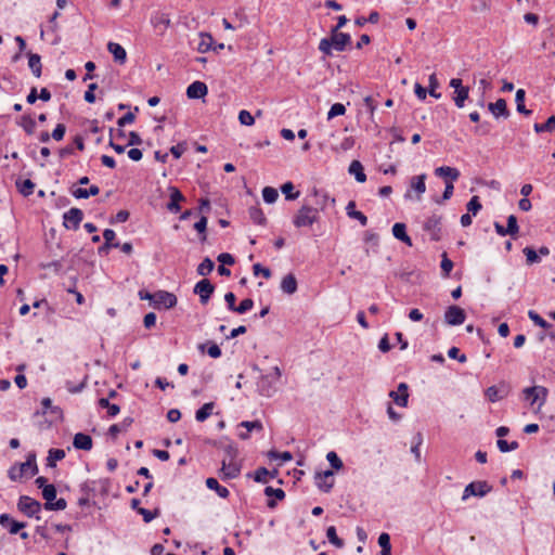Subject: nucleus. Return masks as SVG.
Returning a JSON list of instances; mask_svg holds the SVG:
<instances>
[{
    "mask_svg": "<svg viewBox=\"0 0 555 555\" xmlns=\"http://www.w3.org/2000/svg\"><path fill=\"white\" fill-rule=\"evenodd\" d=\"M351 44V36L346 33L331 29L330 37L322 38L319 42V50L324 56L333 55V50L337 52L345 51Z\"/></svg>",
    "mask_w": 555,
    "mask_h": 555,
    "instance_id": "nucleus-1",
    "label": "nucleus"
},
{
    "mask_svg": "<svg viewBox=\"0 0 555 555\" xmlns=\"http://www.w3.org/2000/svg\"><path fill=\"white\" fill-rule=\"evenodd\" d=\"M319 220L320 216L317 214V210L312 208V205L304 203L295 214L293 224L297 229H300L312 227L314 223L319 222Z\"/></svg>",
    "mask_w": 555,
    "mask_h": 555,
    "instance_id": "nucleus-2",
    "label": "nucleus"
},
{
    "mask_svg": "<svg viewBox=\"0 0 555 555\" xmlns=\"http://www.w3.org/2000/svg\"><path fill=\"white\" fill-rule=\"evenodd\" d=\"M328 201H331L332 204H335V198H330L325 191L312 188L309 195L304 199V203L312 205V208H314L319 215L320 211L325 210Z\"/></svg>",
    "mask_w": 555,
    "mask_h": 555,
    "instance_id": "nucleus-3",
    "label": "nucleus"
},
{
    "mask_svg": "<svg viewBox=\"0 0 555 555\" xmlns=\"http://www.w3.org/2000/svg\"><path fill=\"white\" fill-rule=\"evenodd\" d=\"M281 377V371L274 366L272 372L267 375H261L257 383L258 391L261 396L271 397L274 392L273 384Z\"/></svg>",
    "mask_w": 555,
    "mask_h": 555,
    "instance_id": "nucleus-4",
    "label": "nucleus"
},
{
    "mask_svg": "<svg viewBox=\"0 0 555 555\" xmlns=\"http://www.w3.org/2000/svg\"><path fill=\"white\" fill-rule=\"evenodd\" d=\"M42 508V505L39 501L28 496L21 495L17 502V509L27 517H36V519H40L38 515Z\"/></svg>",
    "mask_w": 555,
    "mask_h": 555,
    "instance_id": "nucleus-5",
    "label": "nucleus"
},
{
    "mask_svg": "<svg viewBox=\"0 0 555 555\" xmlns=\"http://www.w3.org/2000/svg\"><path fill=\"white\" fill-rule=\"evenodd\" d=\"M153 297H154L153 306L155 309H160V308L170 309V308H173L178 302L177 296L167 291H157V292L153 293Z\"/></svg>",
    "mask_w": 555,
    "mask_h": 555,
    "instance_id": "nucleus-6",
    "label": "nucleus"
},
{
    "mask_svg": "<svg viewBox=\"0 0 555 555\" xmlns=\"http://www.w3.org/2000/svg\"><path fill=\"white\" fill-rule=\"evenodd\" d=\"M491 490L492 486L487 481H473L465 487L462 500H466L470 495L482 498Z\"/></svg>",
    "mask_w": 555,
    "mask_h": 555,
    "instance_id": "nucleus-7",
    "label": "nucleus"
},
{
    "mask_svg": "<svg viewBox=\"0 0 555 555\" xmlns=\"http://www.w3.org/2000/svg\"><path fill=\"white\" fill-rule=\"evenodd\" d=\"M193 292L199 296L201 304L206 305L215 292V285L209 280L203 279L195 284Z\"/></svg>",
    "mask_w": 555,
    "mask_h": 555,
    "instance_id": "nucleus-8",
    "label": "nucleus"
},
{
    "mask_svg": "<svg viewBox=\"0 0 555 555\" xmlns=\"http://www.w3.org/2000/svg\"><path fill=\"white\" fill-rule=\"evenodd\" d=\"M441 216L433 215L423 224L424 231L428 232L430 240L438 242L441 238Z\"/></svg>",
    "mask_w": 555,
    "mask_h": 555,
    "instance_id": "nucleus-9",
    "label": "nucleus"
},
{
    "mask_svg": "<svg viewBox=\"0 0 555 555\" xmlns=\"http://www.w3.org/2000/svg\"><path fill=\"white\" fill-rule=\"evenodd\" d=\"M82 219V210L73 207L63 215V225L68 230H78Z\"/></svg>",
    "mask_w": 555,
    "mask_h": 555,
    "instance_id": "nucleus-10",
    "label": "nucleus"
},
{
    "mask_svg": "<svg viewBox=\"0 0 555 555\" xmlns=\"http://www.w3.org/2000/svg\"><path fill=\"white\" fill-rule=\"evenodd\" d=\"M539 392H542V401L539 405H543L546 401L548 390L544 386H532L527 387L522 390L524 399L529 401L531 405H533L539 400Z\"/></svg>",
    "mask_w": 555,
    "mask_h": 555,
    "instance_id": "nucleus-11",
    "label": "nucleus"
},
{
    "mask_svg": "<svg viewBox=\"0 0 555 555\" xmlns=\"http://www.w3.org/2000/svg\"><path fill=\"white\" fill-rule=\"evenodd\" d=\"M466 318L465 311L459 306H450L444 312V322L448 325H461Z\"/></svg>",
    "mask_w": 555,
    "mask_h": 555,
    "instance_id": "nucleus-12",
    "label": "nucleus"
},
{
    "mask_svg": "<svg viewBox=\"0 0 555 555\" xmlns=\"http://www.w3.org/2000/svg\"><path fill=\"white\" fill-rule=\"evenodd\" d=\"M508 393L509 387L505 383L500 384V386H490L485 391V396L490 402L502 400L507 397Z\"/></svg>",
    "mask_w": 555,
    "mask_h": 555,
    "instance_id": "nucleus-13",
    "label": "nucleus"
},
{
    "mask_svg": "<svg viewBox=\"0 0 555 555\" xmlns=\"http://www.w3.org/2000/svg\"><path fill=\"white\" fill-rule=\"evenodd\" d=\"M0 525L8 529L10 534H17L27 524L13 519L9 514L0 515Z\"/></svg>",
    "mask_w": 555,
    "mask_h": 555,
    "instance_id": "nucleus-14",
    "label": "nucleus"
},
{
    "mask_svg": "<svg viewBox=\"0 0 555 555\" xmlns=\"http://www.w3.org/2000/svg\"><path fill=\"white\" fill-rule=\"evenodd\" d=\"M170 201L167 203V209L170 212L177 214L181 210L180 203L185 201V196L176 186H169Z\"/></svg>",
    "mask_w": 555,
    "mask_h": 555,
    "instance_id": "nucleus-15",
    "label": "nucleus"
},
{
    "mask_svg": "<svg viewBox=\"0 0 555 555\" xmlns=\"http://www.w3.org/2000/svg\"><path fill=\"white\" fill-rule=\"evenodd\" d=\"M333 476H334V473L332 470L317 473L315 474V483H317L318 488L321 491L328 493L334 486Z\"/></svg>",
    "mask_w": 555,
    "mask_h": 555,
    "instance_id": "nucleus-16",
    "label": "nucleus"
},
{
    "mask_svg": "<svg viewBox=\"0 0 555 555\" xmlns=\"http://www.w3.org/2000/svg\"><path fill=\"white\" fill-rule=\"evenodd\" d=\"M208 93V88L205 82L194 81L186 89L189 99H203Z\"/></svg>",
    "mask_w": 555,
    "mask_h": 555,
    "instance_id": "nucleus-17",
    "label": "nucleus"
},
{
    "mask_svg": "<svg viewBox=\"0 0 555 555\" xmlns=\"http://www.w3.org/2000/svg\"><path fill=\"white\" fill-rule=\"evenodd\" d=\"M488 109L494 115V117H504L507 118L509 116V111L507 108L506 101L504 99H499L494 103L488 104Z\"/></svg>",
    "mask_w": 555,
    "mask_h": 555,
    "instance_id": "nucleus-18",
    "label": "nucleus"
},
{
    "mask_svg": "<svg viewBox=\"0 0 555 555\" xmlns=\"http://www.w3.org/2000/svg\"><path fill=\"white\" fill-rule=\"evenodd\" d=\"M73 446L77 450L90 451L93 446L92 438L87 434L77 433L74 436Z\"/></svg>",
    "mask_w": 555,
    "mask_h": 555,
    "instance_id": "nucleus-19",
    "label": "nucleus"
},
{
    "mask_svg": "<svg viewBox=\"0 0 555 555\" xmlns=\"http://www.w3.org/2000/svg\"><path fill=\"white\" fill-rule=\"evenodd\" d=\"M297 279L293 273L286 274L281 282V289L287 295H293L297 292Z\"/></svg>",
    "mask_w": 555,
    "mask_h": 555,
    "instance_id": "nucleus-20",
    "label": "nucleus"
},
{
    "mask_svg": "<svg viewBox=\"0 0 555 555\" xmlns=\"http://www.w3.org/2000/svg\"><path fill=\"white\" fill-rule=\"evenodd\" d=\"M435 175L440 178L448 179L447 181H456L460 178V171L456 168L449 166H441L435 169Z\"/></svg>",
    "mask_w": 555,
    "mask_h": 555,
    "instance_id": "nucleus-21",
    "label": "nucleus"
},
{
    "mask_svg": "<svg viewBox=\"0 0 555 555\" xmlns=\"http://www.w3.org/2000/svg\"><path fill=\"white\" fill-rule=\"evenodd\" d=\"M107 50L113 54L115 62L124 64L127 60L126 50L116 42H108Z\"/></svg>",
    "mask_w": 555,
    "mask_h": 555,
    "instance_id": "nucleus-22",
    "label": "nucleus"
},
{
    "mask_svg": "<svg viewBox=\"0 0 555 555\" xmlns=\"http://www.w3.org/2000/svg\"><path fill=\"white\" fill-rule=\"evenodd\" d=\"M425 180V173L412 177L411 179L410 186L416 192V199H421L422 194L426 191Z\"/></svg>",
    "mask_w": 555,
    "mask_h": 555,
    "instance_id": "nucleus-23",
    "label": "nucleus"
},
{
    "mask_svg": "<svg viewBox=\"0 0 555 555\" xmlns=\"http://www.w3.org/2000/svg\"><path fill=\"white\" fill-rule=\"evenodd\" d=\"M392 234L397 240L405 243L408 246H412V240L406 233V227L404 223H395L392 227Z\"/></svg>",
    "mask_w": 555,
    "mask_h": 555,
    "instance_id": "nucleus-24",
    "label": "nucleus"
},
{
    "mask_svg": "<svg viewBox=\"0 0 555 555\" xmlns=\"http://www.w3.org/2000/svg\"><path fill=\"white\" fill-rule=\"evenodd\" d=\"M72 195L75 198H89L90 196H95L100 193V188L95 184L91 185L89 189L77 188L70 190Z\"/></svg>",
    "mask_w": 555,
    "mask_h": 555,
    "instance_id": "nucleus-25",
    "label": "nucleus"
},
{
    "mask_svg": "<svg viewBox=\"0 0 555 555\" xmlns=\"http://www.w3.org/2000/svg\"><path fill=\"white\" fill-rule=\"evenodd\" d=\"M346 212L349 218L358 220L361 225L365 227L367 224V217L363 212L356 210V202L350 201L347 204Z\"/></svg>",
    "mask_w": 555,
    "mask_h": 555,
    "instance_id": "nucleus-26",
    "label": "nucleus"
},
{
    "mask_svg": "<svg viewBox=\"0 0 555 555\" xmlns=\"http://www.w3.org/2000/svg\"><path fill=\"white\" fill-rule=\"evenodd\" d=\"M28 66L35 77L39 78L42 73L41 57L39 54L28 52Z\"/></svg>",
    "mask_w": 555,
    "mask_h": 555,
    "instance_id": "nucleus-27",
    "label": "nucleus"
},
{
    "mask_svg": "<svg viewBox=\"0 0 555 555\" xmlns=\"http://www.w3.org/2000/svg\"><path fill=\"white\" fill-rule=\"evenodd\" d=\"M206 486L208 489L215 490L222 499H227L230 495V491L225 487L221 486L216 478H207Z\"/></svg>",
    "mask_w": 555,
    "mask_h": 555,
    "instance_id": "nucleus-28",
    "label": "nucleus"
},
{
    "mask_svg": "<svg viewBox=\"0 0 555 555\" xmlns=\"http://www.w3.org/2000/svg\"><path fill=\"white\" fill-rule=\"evenodd\" d=\"M17 125L24 129L27 134H34L36 130V120L31 117V115H23Z\"/></svg>",
    "mask_w": 555,
    "mask_h": 555,
    "instance_id": "nucleus-29",
    "label": "nucleus"
},
{
    "mask_svg": "<svg viewBox=\"0 0 555 555\" xmlns=\"http://www.w3.org/2000/svg\"><path fill=\"white\" fill-rule=\"evenodd\" d=\"M349 172L354 175V178L358 182L363 183L366 181V175L364 173L363 166L359 160L351 162L349 166Z\"/></svg>",
    "mask_w": 555,
    "mask_h": 555,
    "instance_id": "nucleus-30",
    "label": "nucleus"
},
{
    "mask_svg": "<svg viewBox=\"0 0 555 555\" xmlns=\"http://www.w3.org/2000/svg\"><path fill=\"white\" fill-rule=\"evenodd\" d=\"M221 472L223 474L224 478H236L240 475V467L235 464L230 462L227 464L225 460L222 461V467Z\"/></svg>",
    "mask_w": 555,
    "mask_h": 555,
    "instance_id": "nucleus-31",
    "label": "nucleus"
},
{
    "mask_svg": "<svg viewBox=\"0 0 555 555\" xmlns=\"http://www.w3.org/2000/svg\"><path fill=\"white\" fill-rule=\"evenodd\" d=\"M214 44V38L210 34L202 33L201 34V41L197 47V51L199 53H206L209 50H212Z\"/></svg>",
    "mask_w": 555,
    "mask_h": 555,
    "instance_id": "nucleus-32",
    "label": "nucleus"
},
{
    "mask_svg": "<svg viewBox=\"0 0 555 555\" xmlns=\"http://www.w3.org/2000/svg\"><path fill=\"white\" fill-rule=\"evenodd\" d=\"M525 96L526 92L524 89H518L516 91L515 101L517 105V112L524 115H530L532 112L530 109H527L525 106Z\"/></svg>",
    "mask_w": 555,
    "mask_h": 555,
    "instance_id": "nucleus-33",
    "label": "nucleus"
},
{
    "mask_svg": "<svg viewBox=\"0 0 555 555\" xmlns=\"http://www.w3.org/2000/svg\"><path fill=\"white\" fill-rule=\"evenodd\" d=\"M533 129L537 133L555 131V115L547 118L544 124H534Z\"/></svg>",
    "mask_w": 555,
    "mask_h": 555,
    "instance_id": "nucleus-34",
    "label": "nucleus"
},
{
    "mask_svg": "<svg viewBox=\"0 0 555 555\" xmlns=\"http://www.w3.org/2000/svg\"><path fill=\"white\" fill-rule=\"evenodd\" d=\"M215 403L208 402L205 403L202 408H199L195 413V418L197 422H204L206 421L212 413Z\"/></svg>",
    "mask_w": 555,
    "mask_h": 555,
    "instance_id": "nucleus-35",
    "label": "nucleus"
},
{
    "mask_svg": "<svg viewBox=\"0 0 555 555\" xmlns=\"http://www.w3.org/2000/svg\"><path fill=\"white\" fill-rule=\"evenodd\" d=\"M249 217L254 223L264 225L267 218L260 207L254 206L249 208Z\"/></svg>",
    "mask_w": 555,
    "mask_h": 555,
    "instance_id": "nucleus-36",
    "label": "nucleus"
},
{
    "mask_svg": "<svg viewBox=\"0 0 555 555\" xmlns=\"http://www.w3.org/2000/svg\"><path fill=\"white\" fill-rule=\"evenodd\" d=\"M468 87H461L460 90L454 91L453 101L459 108L464 106L465 101L468 99Z\"/></svg>",
    "mask_w": 555,
    "mask_h": 555,
    "instance_id": "nucleus-37",
    "label": "nucleus"
},
{
    "mask_svg": "<svg viewBox=\"0 0 555 555\" xmlns=\"http://www.w3.org/2000/svg\"><path fill=\"white\" fill-rule=\"evenodd\" d=\"M65 457V451L63 449H50L47 457V465L54 467L56 461H61Z\"/></svg>",
    "mask_w": 555,
    "mask_h": 555,
    "instance_id": "nucleus-38",
    "label": "nucleus"
},
{
    "mask_svg": "<svg viewBox=\"0 0 555 555\" xmlns=\"http://www.w3.org/2000/svg\"><path fill=\"white\" fill-rule=\"evenodd\" d=\"M378 544L380 546V555H391L390 535L383 532L378 537Z\"/></svg>",
    "mask_w": 555,
    "mask_h": 555,
    "instance_id": "nucleus-39",
    "label": "nucleus"
},
{
    "mask_svg": "<svg viewBox=\"0 0 555 555\" xmlns=\"http://www.w3.org/2000/svg\"><path fill=\"white\" fill-rule=\"evenodd\" d=\"M214 268H215L214 261L209 257H206L198 264L196 271H197L198 275L206 276V275L210 274V272L214 270Z\"/></svg>",
    "mask_w": 555,
    "mask_h": 555,
    "instance_id": "nucleus-40",
    "label": "nucleus"
},
{
    "mask_svg": "<svg viewBox=\"0 0 555 555\" xmlns=\"http://www.w3.org/2000/svg\"><path fill=\"white\" fill-rule=\"evenodd\" d=\"M16 186L24 196H29L34 192L35 183L30 179H25L23 181H16Z\"/></svg>",
    "mask_w": 555,
    "mask_h": 555,
    "instance_id": "nucleus-41",
    "label": "nucleus"
},
{
    "mask_svg": "<svg viewBox=\"0 0 555 555\" xmlns=\"http://www.w3.org/2000/svg\"><path fill=\"white\" fill-rule=\"evenodd\" d=\"M326 537L328 541L338 548H341L345 545L344 540L337 535L336 528L334 526H330L326 529Z\"/></svg>",
    "mask_w": 555,
    "mask_h": 555,
    "instance_id": "nucleus-42",
    "label": "nucleus"
},
{
    "mask_svg": "<svg viewBox=\"0 0 555 555\" xmlns=\"http://www.w3.org/2000/svg\"><path fill=\"white\" fill-rule=\"evenodd\" d=\"M294 184L288 181V182H285L282 186H281V191L282 193L285 195V198L287 201H294V199H297L300 195L299 191H296L294 192Z\"/></svg>",
    "mask_w": 555,
    "mask_h": 555,
    "instance_id": "nucleus-43",
    "label": "nucleus"
},
{
    "mask_svg": "<svg viewBox=\"0 0 555 555\" xmlns=\"http://www.w3.org/2000/svg\"><path fill=\"white\" fill-rule=\"evenodd\" d=\"M133 420L131 417H126L121 424H114L109 427L108 433L111 436L116 437L120 431L126 430L131 426Z\"/></svg>",
    "mask_w": 555,
    "mask_h": 555,
    "instance_id": "nucleus-44",
    "label": "nucleus"
},
{
    "mask_svg": "<svg viewBox=\"0 0 555 555\" xmlns=\"http://www.w3.org/2000/svg\"><path fill=\"white\" fill-rule=\"evenodd\" d=\"M99 405L103 409H107V414L109 416H115L119 413L120 408L115 403H111L108 398L99 399Z\"/></svg>",
    "mask_w": 555,
    "mask_h": 555,
    "instance_id": "nucleus-45",
    "label": "nucleus"
},
{
    "mask_svg": "<svg viewBox=\"0 0 555 555\" xmlns=\"http://www.w3.org/2000/svg\"><path fill=\"white\" fill-rule=\"evenodd\" d=\"M508 235L513 238H517V234L519 232V227L517 223V218L514 215L508 216L507 225L505 227Z\"/></svg>",
    "mask_w": 555,
    "mask_h": 555,
    "instance_id": "nucleus-46",
    "label": "nucleus"
},
{
    "mask_svg": "<svg viewBox=\"0 0 555 555\" xmlns=\"http://www.w3.org/2000/svg\"><path fill=\"white\" fill-rule=\"evenodd\" d=\"M529 319L538 326L542 328H550L552 327V324L545 321L539 313H537L533 310L528 311Z\"/></svg>",
    "mask_w": 555,
    "mask_h": 555,
    "instance_id": "nucleus-47",
    "label": "nucleus"
},
{
    "mask_svg": "<svg viewBox=\"0 0 555 555\" xmlns=\"http://www.w3.org/2000/svg\"><path fill=\"white\" fill-rule=\"evenodd\" d=\"M207 217L202 216L197 222L194 223V229L201 234V242L204 243L207 238L206 229H207Z\"/></svg>",
    "mask_w": 555,
    "mask_h": 555,
    "instance_id": "nucleus-48",
    "label": "nucleus"
},
{
    "mask_svg": "<svg viewBox=\"0 0 555 555\" xmlns=\"http://www.w3.org/2000/svg\"><path fill=\"white\" fill-rule=\"evenodd\" d=\"M262 197L266 203L273 204L279 197L278 190L272 186H266L262 190Z\"/></svg>",
    "mask_w": 555,
    "mask_h": 555,
    "instance_id": "nucleus-49",
    "label": "nucleus"
},
{
    "mask_svg": "<svg viewBox=\"0 0 555 555\" xmlns=\"http://www.w3.org/2000/svg\"><path fill=\"white\" fill-rule=\"evenodd\" d=\"M389 397L393 400V402L402 408H405L409 402V393H399L395 390L389 392Z\"/></svg>",
    "mask_w": 555,
    "mask_h": 555,
    "instance_id": "nucleus-50",
    "label": "nucleus"
},
{
    "mask_svg": "<svg viewBox=\"0 0 555 555\" xmlns=\"http://www.w3.org/2000/svg\"><path fill=\"white\" fill-rule=\"evenodd\" d=\"M453 191H454L453 182L452 181H446V188H444V191L442 193V196L441 197H435L434 201L437 204H442L443 202H446V201L451 198V196L453 195Z\"/></svg>",
    "mask_w": 555,
    "mask_h": 555,
    "instance_id": "nucleus-51",
    "label": "nucleus"
},
{
    "mask_svg": "<svg viewBox=\"0 0 555 555\" xmlns=\"http://www.w3.org/2000/svg\"><path fill=\"white\" fill-rule=\"evenodd\" d=\"M522 253L526 256V261L528 264L538 263L541 260L538 251L535 249H533L532 247H529V246L525 247L522 249Z\"/></svg>",
    "mask_w": 555,
    "mask_h": 555,
    "instance_id": "nucleus-52",
    "label": "nucleus"
},
{
    "mask_svg": "<svg viewBox=\"0 0 555 555\" xmlns=\"http://www.w3.org/2000/svg\"><path fill=\"white\" fill-rule=\"evenodd\" d=\"M453 266H454V264H453V261H452L451 259H449V258H448L447 253H443V254L441 255V264H440V267H441L442 275H443L444 278H449L450 272H451V271H452V269H453Z\"/></svg>",
    "mask_w": 555,
    "mask_h": 555,
    "instance_id": "nucleus-53",
    "label": "nucleus"
},
{
    "mask_svg": "<svg viewBox=\"0 0 555 555\" xmlns=\"http://www.w3.org/2000/svg\"><path fill=\"white\" fill-rule=\"evenodd\" d=\"M43 506L47 511H64L67 506V502L65 499L60 498L51 503H44Z\"/></svg>",
    "mask_w": 555,
    "mask_h": 555,
    "instance_id": "nucleus-54",
    "label": "nucleus"
},
{
    "mask_svg": "<svg viewBox=\"0 0 555 555\" xmlns=\"http://www.w3.org/2000/svg\"><path fill=\"white\" fill-rule=\"evenodd\" d=\"M56 488L54 485L44 486L42 489V496L46 500V503H51L56 499Z\"/></svg>",
    "mask_w": 555,
    "mask_h": 555,
    "instance_id": "nucleus-55",
    "label": "nucleus"
},
{
    "mask_svg": "<svg viewBox=\"0 0 555 555\" xmlns=\"http://www.w3.org/2000/svg\"><path fill=\"white\" fill-rule=\"evenodd\" d=\"M346 107L341 103H335L331 106L328 113H327V119L331 120L334 117L345 115Z\"/></svg>",
    "mask_w": 555,
    "mask_h": 555,
    "instance_id": "nucleus-56",
    "label": "nucleus"
},
{
    "mask_svg": "<svg viewBox=\"0 0 555 555\" xmlns=\"http://www.w3.org/2000/svg\"><path fill=\"white\" fill-rule=\"evenodd\" d=\"M264 494L269 498H274L276 500L282 501L285 498V492L281 488H273V487H266L264 488Z\"/></svg>",
    "mask_w": 555,
    "mask_h": 555,
    "instance_id": "nucleus-57",
    "label": "nucleus"
},
{
    "mask_svg": "<svg viewBox=\"0 0 555 555\" xmlns=\"http://www.w3.org/2000/svg\"><path fill=\"white\" fill-rule=\"evenodd\" d=\"M499 450L503 453L514 451L518 448L517 441L507 442L504 439H499L496 442Z\"/></svg>",
    "mask_w": 555,
    "mask_h": 555,
    "instance_id": "nucleus-58",
    "label": "nucleus"
},
{
    "mask_svg": "<svg viewBox=\"0 0 555 555\" xmlns=\"http://www.w3.org/2000/svg\"><path fill=\"white\" fill-rule=\"evenodd\" d=\"M270 472L266 467H259L254 474V480L256 482L267 483L269 481Z\"/></svg>",
    "mask_w": 555,
    "mask_h": 555,
    "instance_id": "nucleus-59",
    "label": "nucleus"
},
{
    "mask_svg": "<svg viewBox=\"0 0 555 555\" xmlns=\"http://www.w3.org/2000/svg\"><path fill=\"white\" fill-rule=\"evenodd\" d=\"M238 120L244 126H253L255 124L254 116L246 109H242L238 113Z\"/></svg>",
    "mask_w": 555,
    "mask_h": 555,
    "instance_id": "nucleus-60",
    "label": "nucleus"
},
{
    "mask_svg": "<svg viewBox=\"0 0 555 555\" xmlns=\"http://www.w3.org/2000/svg\"><path fill=\"white\" fill-rule=\"evenodd\" d=\"M481 207L482 206L477 195L473 196L466 205L468 212H472L474 216L477 215Z\"/></svg>",
    "mask_w": 555,
    "mask_h": 555,
    "instance_id": "nucleus-61",
    "label": "nucleus"
},
{
    "mask_svg": "<svg viewBox=\"0 0 555 555\" xmlns=\"http://www.w3.org/2000/svg\"><path fill=\"white\" fill-rule=\"evenodd\" d=\"M326 459L330 462L331 466L336 470L340 469L344 465L343 461L339 459L337 453L334 451L328 452L326 455Z\"/></svg>",
    "mask_w": 555,
    "mask_h": 555,
    "instance_id": "nucleus-62",
    "label": "nucleus"
},
{
    "mask_svg": "<svg viewBox=\"0 0 555 555\" xmlns=\"http://www.w3.org/2000/svg\"><path fill=\"white\" fill-rule=\"evenodd\" d=\"M152 22L154 24L155 27L159 26V25H164L165 28H167L169 25H170V18L167 14L165 13H158L156 14L153 18H152Z\"/></svg>",
    "mask_w": 555,
    "mask_h": 555,
    "instance_id": "nucleus-63",
    "label": "nucleus"
},
{
    "mask_svg": "<svg viewBox=\"0 0 555 555\" xmlns=\"http://www.w3.org/2000/svg\"><path fill=\"white\" fill-rule=\"evenodd\" d=\"M254 307V300L251 298L243 299L238 306H236V309L234 312L243 314L250 310Z\"/></svg>",
    "mask_w": 555,
    "mask_h": 555,
    "instance_id": "nucleus-64",
    "label": "nucleus"
}]
</instances>
